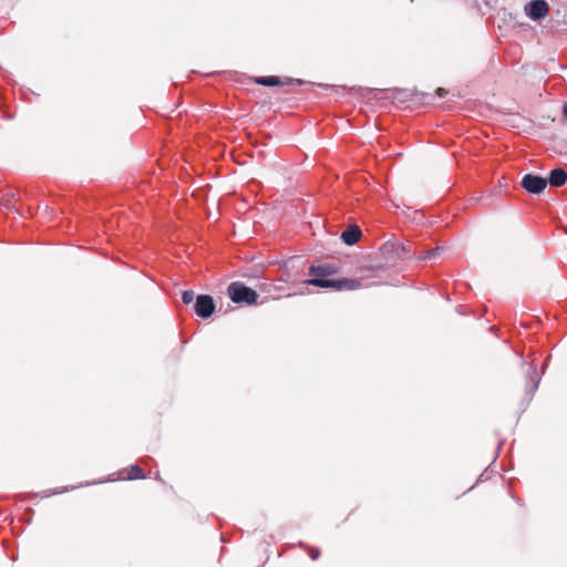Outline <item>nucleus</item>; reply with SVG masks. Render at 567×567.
Returning a JSON list of instances; mask_svg holds the SVG:
<instances>
[{"label": "nucleus", "mask_w": 567, "mask_h": 567, "mask_svg": "<svg viewBox=\"0 0 567 567\" xmlns=\"http://www.w3.org/2000/svg\"><path fill=\"white\" fill-rule=\"evenodd\" d=\"M567 181V173L563 168H555L550 172L547 183L553 186L559 187Z\"/></svg>", "instance_id": "obj_7"}, {"label": "nucleus", "mask_w": 567, "mask_h": 567, "mask_svg": "<svg viewBox=\"0 0 567 567\" xmlns=\"http://www.w3.org/2000/svg\"><path fill=\"white\" fill-rule=\"evenodd\" d=\"M529 370L532 371V373L534 374V378L532 379V390L535 391L537 389V384H538V380H535L537 379V372H536V369L534 367H529Z\"/></svg>", "instance_id": "obj_13"}, {"label": "nucleus", "mask_w": 567, "mask_h": 567, "mask_svg": "<svg viewBox=\"0 0 567 567\" xmlns=\"http://www.w3.org/2000/svg\"><path fill=\"white\" fill-rule=\"evenodd\" d=\"M563 115L567 117V103L563 107Z\"/></svg>", "instance_id": "obj_16"}, {"label": "nucleus", "mask_w": 567, "mask_h": 567, "mask_svg": "<svg viewBox=\"0 0 567 567\" xmlns=\"http://www.w3.org/2000/svg\"><path fill=\"white\" fill-rule=\"evenodd\" d=\"M144 471L138 465H133L130 468L128 480L144 478Z\"/></svg>", "instance_id": "obj_10"}, {"label": "nucleus", "mask_w": 567, "mask_h": 567, "mask_svg": "<svg viewBox=\"0 0 567 567\" xmlns=\"http://www.w3.org/2000/svg\"><path fill=\"white\" fill-rule=\"evenodd\" d=\"M437 94H439L440 96H444V95L446 94V91H445L444 89H439V90H437Z\"/></svg>", "instance_id": "obj_15"}, {"label": "nucleus", "mask_w": 567, "mask_h": 567, "mask_svg": "<svg viewBox=\"0 0 567 567\" xmlns=\"http://www.w3.org/2000/svg\"><path fill=\"white\" fill-rule=\"evenodd\" d=\"M361 237V230L357 225L349 226L342 234L341 239L347 245H354Z\"/></svg>", "instance_id": "obj_6"}, {"label": "nucleus", "mask_w": 567, "mask_h": 567, "mask_svg": "<svg viewBox=\"0 0 567 567\" xmlns=\"http://www.w3.org/2000/svg\"><path fill=\"white\" fill-rule=\"evenodd\" d=\"M195 293L193 290H185L182 295V300L185 305L193 302Z\"/></svg>", "instance_id": "obj_12"}, {"label": "nucleus", "mask_w": 567, "mask_h": 567, "mask_svg": "<svg viewBox=\"0 0 567 567\" xmlns=\"http://www.w3.org/2000/svg\"><path fill=\"white\" fill-rule=\"evenodd\" d=\"M215 310L214 299L208 295H199L196 298L195 312L200 318H208Z\"/></svg>", "instance_id": "obj_5"}, {"label": "nucleus", "mask_w": 567, "mask_h": 567, "mask_svg": "<svg viewBox=\"0 0 567 567\" xmlns=\"http://www.w3.org/2000/svg\"><path fill=\"white\" fill-rule=\"evenodd\" d=\"M440 251H441V248H435V249L429 250L425 254L419 252L417 255H415V258L417 260H431V259H434L439 255Z\"/></svg>", "instance_id": "obj_9"}, {"label": "nucleus", "mask_w": 567, "mask_h": 567, "mask_svg": "<svg viewBox=\"0 0 567 567\" xmlns=\"http://www.w3.org/2000/svg\"><path fill=\"white\" fill-rule=\"evenodd\" d=\"M522 186L528 193L539 194L546 188L547 179L537 175L526 174L522 179Z\"/></svg>", "instance_id": "obj_4"}, {"label": "nucleus", "mask_w": 567, "mask_h": 567, "mask_svg": "<svg viewBox=\"0 0 567 567\" xmlns=\"http://www.w3.org/2000/svg\"><path fill=\"white\" fill-rule=\"evenodd\" d=\"M336 274V268L329 265H320V266H311L309 268V275L312 277L305 281L307 285L320 287V288H331L334 290L342 289H357L360 285L355 280H336L330 277Z\"/></svg>", "instance_id": "obj_1"}, {"label": "nucleus", "mask_w": 567, "mask_h": 567, "mask_svg": "<svg viewBox=\"0 0 567 567\" xmlns=\"http://www.w3.org/2000/svg\"><path fill=\"white\" fill-rule=\"evenodd\" d=\"M396 250H398V251H396L398 256H401V252H402V254H406V252H408V250H406L405 246H404V245H401V244H399V245L396 246Z\"/></svg>", "instance_id": "obj_14"}, {"label": "nucleus", "mask_w": 567, "mask_h": 567, "mask_svg": "<svg viewBox=\"0 0 567 567\" xmlns=\"http://www.w3.org/2000/svg\"><path fill=\"white\" fill-rule=\"evenodd\" d=\"M526 14L534 21L544 19L549 12V4L545 0H533L525 6Z\"/></svg>", "instance_id": "obj_3"}, {"label": "nucleus", "mask_w": 567, "mask_h": 567, "mask_svg": "<svg viewBox=\"0 0 567 567\" xmlns=\"http://www.w3.org/2000/svg\"><path fill=\"white\" fill-rule=\"evenodd\" d=\"M300 546L305 547L307 549V551L309 553V556L312 560H316L319 558L320 556V549L318 548H313V547H309V546H305L302 543H300Z\"/></svg>", "instance_id": "obj_11"}, {"label": "nucleus", "mask_w": 567, "mask_h": 567, "mask_svg": "<svg viewBox=\"0 0 567 567\" xmlns=\"http://www.w3.org/2000/svg\"><path fill=\"white\" fill-rule=\"evenodd\" d=\"M256 83L265 86L281 85L282 81L278 76H259L256 78Z\"/></svg>", "instance_id": "obj_8"}, {"label": "nucleus", "mask_w": 567, "mask_h": 567, "mask_svg": "<svg viewBox=\"0 0 567 567\" xmlns=\"http://www.w3.org/2000/svg\"><path fill=\"white\" fill-rule=\"evenodd\" d=\"M228 296L235 303L254 305L257 302L258 295L255 290L246 287L241 282H231L228 286Z\"/></svg>", "instance_id": "obj_2"}]
</instances>
